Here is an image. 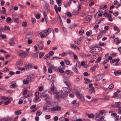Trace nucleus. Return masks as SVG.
Listing matches in <instances>:
<instances>
[{"label": "nucleus", "mask_w": 121, "mask_h": 121, "mask_svg": "<svg viewBox=\"0 0 121 121\" xmlns=\"http://www.w3.org/2000/svg\"><path fill=\"white\" fill-rule=\"evenodd\" d=\"M32 80L31 78L28 77L26 79H25L23 80V83L24 84H29V82H31Z\"/></svg>", "instance_id": "obj_1"}, {"label": "nucleus", "mask_w": 121, "mask_h": 121, "mask_svg": "<svg viewBox=\"0 0 121 121\" xmlns=\"http://www.w3.org/2000/svg\"><path fill=\"white\" fill-rule=\"evenodd\" d=\"M44 3L45 4L44 5V8L46 11L47 12L49 11L50 8L49 6V5L47 3L44 1Z\"/></svg>", "instance_id": "obj_2"}, {"label": "nucleus", "mask_w": 121, "mask_h": 121, "mask_svg": "<svg viewBox=\"0 0 121 121\" xmlns=\"http://www.w3.org/2000/svg\"><path fill=\"white\" fill-rule=\"evenodd\" d=\"M33 36V34L31 32H29L26 35V38L27 39L31 38Z\"/></svg>", "instance_id": "obj_3"}, {"label": "nucleus", "mask_w": 121, "mask_h": 121, "mask_svg": "<svg viewBox=\"0 0 121 121\" xmlns=\"http://www.w3.org/2000/svg\"><path fill=\"white\" fill-rule=\"evenodd\" d=\"M61 107H60L56 106L53 107V108H51L52 111H60L61 109Z\"/></svg>", "instance_id": "obj_4"}, {"label": "nucleus", "mask_w": 121, "mask_h": 121, "mask_svg": "<svg viewBox=\"0 0 121 121\" xmlns=\"http://www.w3.org/2000/svg\"><path fill=\"white\" fill-rule=\"evenodd\" d=\"M102 78L101 74H98L96 75L95 77V79L96 81H98L100 80Z\"/></svg>", "instance_id": "obj_5"}, {"label": "nucleus", "mask_w": 121, "mask_h": 121, "mask_svg": "<svg viewBox=\"0 0 121 121\" xmlns=\"http://www.w3.org/2000/svg\"><path fill=\"white\" fill-rule=\"evenodd\" d=\"M64 91L65 92L68 93H70L71 90H69V89L68 88L66 87H64L63 88Z\"/></svg>", "instance_id": "obj_6"}, {"label": "nucleus", "mask_w": 121, "mask_h": 121, "mask_svg": "<svg viewBox=\"0 0 121 121\" xmlns=\"http://www.w3.org/2000/svg\"><path fill=\"white\" fill-rule=\"evenodd\" d=\"M89 92L90 93H95V91L94 90V87H92L89 89Z\"/></svg>", "instance_id": "obj_7"}, {"label": "nucleus", "mask_w": 121, "mask_h": 121, "mask_svg": "<svg viewBox=\"0 0 121 121\" xmlns=\"http://www.w3.org/2000/svg\"><path fill=\"white\" fill-rule=\"evenodd\" d=\"M32 66L31 64L26 65H25V68L26 69H29L32 68Z\"/></svg>", "instance_id": "obj_8"}, {"label": "nucleus", "mask_w": 121, "mask_h": 121, "mask_svg": "<svg viewBox=\"0 0 121 121\" xmlns=\"http://www.w3.org/2000/svg\"><path fill=\"white\" fill-rule=\"evenodd\" d=\"M64 83L67 85L68 87L69 88L70 86V84L69 82L68 81H65Z\"/></svg>", "instance_id": "obj_9"}, {"label": "nucleus", "mask_w": 121, "mask_h": 121, "mask_svg": "<svg viewBox=\"0 0 121 121\" xmlns=\"http://www.w3.org/2000/svg\"><path fill=\"white\" fill-rule=\"evenodd\" d=\"M53 94H56V95H55V98L56 99L60 97V96L58 95V94L56 92H54L53 93Z\"/></svg>", "instance_id": "obj_10"}, {"label": "nucleus", "mask_w": 121, "mask_h": 121, "mask_svg": "<svg viewBox=\"0 0 121 121\" xmlns=\"http://www.w3.org/2000/svg\"><path fill=\"white\" fill-rule=\"evenodd\" d=\"M114 41L117 43L116 44H118L121 42L119 41L118 38H115L114 39Z\"/></svg>", "instance_id": "obj_11"}, {"label": "nucleus", "mask_w": 121, "mask_h": 121, "mask_svg": "<svg viewBox=\"0 0 121 121\" xmlns=\"http://www.w3.org/2000/svg\"><path fill=\"white\" fill-rule=\"evenodd\" d=\"M66 97V93H64L62 94L60 96V97H61L62 99L65 98Z\"/></svg>", "instance_id": "obj_12"}, {"label": "nucleus", "mask_w": 121, "mask_h": 121, "mask_svg": "<svg viewBox=\"0 0 121 121\" xmlns=\"http://www.w3.org/2000/svg\"><path fill=\"white\" fill-rule=\"evenodd\" d=\"M54 88L55 87L54 84L53 83H52L51 85V90L52 91H53L54 90Z\"/></svg>", "instance_id": "obj_13"}, {"label": "nucleus", "mask_w": 121, "mask_h": 121, "mask_svg": "<svg viewBox=\"0 0 121 121\" xmlns=\"http://www.w3.org/2000/svg\"><path fill=\"white\" fill-rule=\"evenodd\" d=\"M78 97L80 100L82 101H84V98L82 95H80Z\"/></svg>", "instance_id": "obj_14"}, {"label": "nucleus", "mask_w": 121, "mask_h": 121, "mask_svg": "<svg viewBox=\"0 0 121 121\" xmlns=\"http://www.w3.org/2000/svg\"><path fill=\"white\" fill-rule=\"evenodd\" d=\"M73 69L74 72L76 73H78V71L76 67L74 66L73 67Z\"/></svg>", "instance_id": "obj_15"}, {"label": "nucleus", "mask_w": 121, "mask_h": 121, "mask_svg": "<svg viewBox=\"0 0 121 121\" xmlns=\"http://www.w3.org/2000/svg\"><path fill=\"white\" fill-rule=\"evenodd\" d=\"M58 19L59 20V21L60 22V24L61 25H63L62 22L61 21V17L59 15V17H58Z\"/></svg>", "instance_id": "obj_16"}, {"label": "nucleus", "mask_w": 121, "mask_h": 121, "mask_svg": "<svg viewBox=\"0 0 121 121\" xmlns=\"http://www.w3.org/2000/svg\"><path fill=\"white\" fill-rule=\"evenodd\" d=\"M44 54V53L43 52H40L39 55V57L40 58H41L43 57Z\"/></svg>", "instance_id": "obj_17"}, {"label": "nucleus", "mask_w": 121, "mask_h": 121, "mask_svg": "<svg viewBox=\"0 0 121 121\" xmlns=\"http://www.w3.org/2000/svg\"><path fill=\"white\" fill-rule=\"evenodd\" d=\"M87 115H88V117L90 118H93L94 117V116L92 114H87Z\"/></svg>", "instance_id": "obj_18"}, {"label": "nucleus", "mask_w": 121, "mask_h": 121, "mask_svg": "<svg viewBox=\"0 0 121 121\" xmlns=\"http://www.w3.org/2000/svg\"><path fill=\"white\" fill-rule=\"evenodd\" d=\"M22 112L20 110H18V111H15V113L17 115H19L21 114Z\"/></svg>", "instance_id": "obj_19"}, {"label": "nucleus", "mask_w": 121, "mask_h": 121, "mask_svg": "<svg viewBox=\"0 0 121 121\" xmlns=\"http://www.w3.org/2000/svg\"><path fill=\"white\" fill-rule=\"evenodd\" d=\"M65 61L66 63V64L67 65H69L70 63V61L69 60H68L66 59H65L64 60Z\"/></svg>", "instance_id": "obj_20"}, {"label": "nucleus", "mask_w": 121, "mask_h": 121, "mask_svg": "<svg viewBox=\"0 0 121 121\" xmlns=\"http://www.w3.org/2000/svg\"><path fill=\"white\" fill-rule=\"evenodd\" d=\"M60 64L62 66L61 68H64L65 67V66H64V61H61L60 62Z\"/></svg>", "instance_id": "obj_21"}, {"label": "nucleus", "mask_w": 121, "mask_h": 121, "mask_svg": "<svg viewBox=\"0 0 121 121\" xmlns=\"http://www.w3.org/2000/svg\"><path fill=\"white\" fill-rule=\"evenodd\" d=\"M114 86L113 84H112L109 86L108 88L109 89H111L114 87Z\"/></svg>", "instance_id": "obj_22"}, {"label": "nucleus", "mask_w": 121, "mask_h": 121, "mask_svg": "<svg viewBox=\"0 0 121 121\" xmlns=\"http://www.w3.org/2000/svg\"><path fill=\"white\" fill-rule=\"evenodd\" d=\"M54 9L56 11V13H58V8L57 6L56 5H55L54 6Z\"/></svg>", "instance_id": "obj_23"}, {"label": "nucleus", "mask_w": 121, "mask_h": 121, "mask_svg": "<svg viewBox=\"0 0 121 121\" xmlns=\"http://www.w3.org/2000/svg\"><path fill=\"white\" fill-rule=\"evenodd\" d=\"M11 19L9 17H8L6 20V22H7L8 23L9 22L11 21Z\"/></svg>", "instance_id": "obj_24"}, {"label": "nucleus", "mask_w": 121, "mask_h": 121, "mask_svg": "<svg viewBox=\"0 0 121 121\" xmlns=\"http://www.w3.org/2000/svg\"><path fill=\"white\" fill-rule=\"evenodd\" d=\"M20 66V65L18 64L17 65V68L19 70H21V71L23 70V68L19 66Z\"/></svg>", "instance_id": "obj_25"}, {"label": "nucleus", "mask_w": 121, "mask_h": 121, "mask_svg": "<svg viewBox=\"0 0 121 121\" xmlns=\"http://www.w3.org/2000/svg\"><path fill=\"white\" fill-rule=\"evenodd\" d=\"M55 81V78L53 77H52L50 79L51 82H52V83Z\"/></svg>", "instance_id": "obj_26"}, {"label": "nucleus", "mask_w": 121, "mask_h": 121, "mask_svg": "<svg viewBox=\"0 0 121 121\" xmlns=\"http://www.w3.org/2000/svg\"><path fill=\"white\" fill-rule=\"evenodd\" d=\"M59 71V72L61 73H63L64 72V71L62 69H61L60 68V67H59L58 68V69Z\"/></svg>", "instance_id": "obj_27"}, {"label": "nucleus", "mask_w": 121, "mask_h": 121, "mask_svg": "<svg viewBox=\"0 0 121 121\" xmlns=\"http://www.w3.org/2000/svg\"><path fill=\"white\" fill-rule=\"evenodd\" d=\"M84 32V30H81L79 31V33L80 35H82Z\"/></svg>", "instance_id": "obj_28"}, {"label": "nucleus", "mask_w": 121, "mask_h": 121, "mask_svg": "<svg viewBox=\"0 0 121 121\" xmlns=\"http://www.w3.org/2000/svg\"><path fill=\"white\" fill-rule=\"evenodd\" d=\"M9 44L11 46H13L14 45V43L13 42H9Z\"/></svg>", "instance_id": "obj_29"}, {"label": "nucleus", "mask_w": 121, "mask_h": 121, "mask_svg": "<svg viewBox=\"0 0 121 121\" xmlns=\"http://www.w3.org/2000/svg\"><path fill=\"white\" fill-rule=\"evenodd\" d=\"M28 55L25 52H23V57H25L27 56Z\"/></svg>", "instance_id": "obj_30"}, {"label": "nucleus", "mask_w": 121, "mask_h": 121, "mask_svg": "<svg viewBox=\"0 0 121 121\" xmlns=\"http://www.w3.org/2000/svg\"><path fill=\"white\" fill-rule=\"evenodd\" d=\"M43 13L44 14L45 20H46V19L47 18V15L45 11H43Z\"/></svg>", "instance_id": "obj_31"}, {"label": "nucleus", "mask_w": 121, "mask_h": 121, "mask_svg": "<svg viewBox=\"0 0 121 121\" xmlns=\"http://www.w3.org/2000/svg\"><path fill=\"white\" fill-rule=\"evenodd\" d=\"M28 44H30L32 43V40L31 39H29L27 41Z\"/></svg>", "instance_id": "obj_32"}, {"label": "nucleus", "mask_w": 121, "mask_h": 121, "mask_svg": "<svg viewBox=\"0 0 121 121\" xmlns=\"http://www.w3.org/2000/svg\"><path fill=\"white\" fill-rule=\"evenodd\" d=\"M73 12L74 13L73 15H77L79 13L78 11L76 10H74L73 11Z\"/></svg>", "instance_id": "obj_33"}, {"label": "nucleus", "mask_w": 121, "mask_h": 121, "mask_svg": "<svg viewBox=\"0 0 121 121\" xmlns=\"http://www.w3.org/2000/svg\"><path fill=\"white\" fill-rule=\"evenodd\" d=\"M106 31L105 30H104L103 31H101L100 32V34L101 35L103 34H104L106 33Z\"/></svg>", "instance_id": "obj_34"}, {"label": "nucleus", "mask_w": 121, "mask_h": 121, "mask_svg": "<svg viewBox=\"0 0 121 121\" xmlns=\"http://www.w3.org/2000/svg\"><path fill=\"white\" fill-rule=\"evenodd\" d=\"M71 46L74 49H75L76 48L77 46L76 45L75 46V45L74 44H71Z\"/></svg>", "instance_id": "obj_35"}, {"label": "nucleus", "mask_w": 121, "mask_h": 121, "mask_svg": "<svg viewBox=\"0 0 121 121\" xmlns=\"http://www.w3.org/2000/svg\"><path fill=\"white\" fill-rule=\"evenodd\" d=\"M3 70L5 72H6L9 70V69L7 67H6L3 69Z\"/></svg>", "instance_id": "obj_36"}, {"label": "nucleus", "mask_w": 121, "mask_h": 121, "mask_svg": "<svg viewBox=\"0 0 121 121\" xmlns=\"http://www.w3.org/2000/svg\"><path fill=\"white\" fill-rule=\"evenodd\" d=\"M77 26V24H75L74 25H72L70 26V28H74L76 26Z\"/></svg>", "instance_id": "obj_37"}, {"label": "nucleus", "mask_w": 121, "mask_h": 121, "mask_svg": "<svg viewBox=\"0 0 121 121\" xmlns=\"http://www.w3.org/2000/svg\"><path fill=\"white\" fill-rule=\"evenodd\" d=\"M42 113L41 112H38L36 113L37 116H39L42 114Z\"/></svg>", "instance_id": "obj_38"}, {"label": "nucleus", "mask_w": 121, "mask_h": 121, "mask_svg": "<svg viewBox=\"0 0 121 121\" xmlns=\"http://www.w3.org/2000/svg\"><path fill=\"white\" fill-rule=\"evenodd\" d=\"M36 18L38 19H39L40 17V16L39 14H36L35 15Z\"/></svg>", "instance_id": "obj_39"}, {"label": "nucleus", "mask_w": 121, "mask_h": 121, "mask_svg": "<svg viewBox=\"0 0 121 121\" xmlns=\"http://www.w3.org/2000/svg\"><path fill=\"white\" fill-rule=\"evenodd\" d=\"M84 79L85 81H86L88 82H91V81L88 78H85Z\"/></svg>", "instance_id": "obj_40"}, {"label": "nucleus", "mask_w": 121, "mask_h": 121, "mask_svg": "<svg viewBox=\"0 0 121 121\" xmlns=\"http://www.w3.org/2000/svg\"><path fill=\"white\" fill-rule=\"evenodd\" d=\"M91 15H89L86 17V18L87 19H90L91 18Z\"/></svg>", "instance_id": "obj_41"}, {"label": "nucleus", "mask_w": 121, "mask_h": 121, "mask_svg": "<svg viewBox=\"0 0 121 121\" xmlns=\"http://www.w3.org/2000/svg\"><path fill=\"white\" fill-rule=\"evenodd\" d=\"M32 22L33 23H35V18H31Z\"/></svg>", "instance_id": "obj_42"}, {"label": "nucleus", "mask_w": 121, "mask_h": 121, "mask_svg": "<svg viewBox=\"0 0 121 121\" xmlns=\"http://www.w3.org/2000/svg\"><path fill=\"white\" fill-rule=\"evenodd\" d=\"M67 15L68 16H69L71 17L72 16L71 13L69 12H67Z\"/></svg>", "instance_id": "obj_43"}, {"label": "nucleus", "mask_w": 121, "mask_h": 121, "mask_svg": "<svg viewBox=\"0 0 121 121\" xmlns=\"http://www.w3.org/2000/svg\"><path fill=\"white\" fill-rule=\"evenodd\" d=\"M51 29L50 28H48L47 30V32L48 34H49L51 32Z\"/></svg>", "instance_id": "obj_44"}, {"label": "nucleus", "mask_w": 121, "mask_h": 121, "mask_svg": "<svg viewBox=\"0 0 121 121\" xmlns=\"http://www.w3.org/2000/svg\"><path fill=\"white\" fill-rule=\"evenodd\" d=\"M104 117L103 116H102L100 118L98 119V120L99 121L103 120L104 119Z\"/></svg>", "instance_id": "obj_45"}, {"label": "nucleus", "mask_w": 121, "mask_h": 121, "mask_svg": "<svg viewBox=\"0 0 121 121\" xmlns=\"http://www.w3.org/2000/svg\"><path fill=\"white\" fill-rule=\"evenodd\" d=\"M18 55L19 56H21L23 55V52H21L20 51H19L18 52Z\"/></svg>", "instance_id": "obj_46"}, {"label": "nucleus", "mask_w": 121, "mask_h": 121, "mask_svg": "<svg viewBox=\"0 0 121 121\" xmlns=\"http://www.w3.org/2000/svg\"><path fill=\"white\" fill-rule=\"evenodd\" d=\"M28 90H26L23 91V95H26L27 93Z\"/></svg>", "instance_id": "obj_47"}, {"label": "nucleus", "mask_w": 121, "mask_h": 121, "mask_svg": "<svg viewBox=\"0 0 121 121\" xmlns=\"http://www.w3.org/2000/svg\"><path fill=\"white\" fill-rule=\"evenodd\" d=\"M54 54L53 52L52 51H51L49 52V55H50V56L51 55L52 56Z\"/></svg>", "instance_id": "obj_48"}, {"label": "nucleus", "mask_w": 121, "mask_h": 121, "mask_svg": "<svg viewBox=\"0 0 121 121\" xmlns=\"http://www.w3.org/2000/svg\"><path fill=\"white\" fill-rule=\"evenodd\" d=\"M58 117L57 116H55L54 118V120L55 121H57L58 120Z\"/></svg>", "instance_id": "obj_49"}, {"label": "nucleus", "mask_w": 121, "mask_h": 121, "mask_svg": "<svg viewBox=\"0 0 121 121\" xmlns=\"http://www.w3.org/2000/svg\"><path fill=\"white\" fill-rule=\"evenodd\" d=\"M13 20L15 22L18 23V19L17 18H16Z\"/></svg>", "instance_id": "obj_50"}, {"label": "nucleus", "mask_w": 121, "mask_h": 121, "mask_svg": "<svg viewBox=\"0 0 121 121\" xmlns=\"http://www.w3.org/2000/svg\"><path fill=\"white\" fill-rule=\"evenodd\" d=\"M98 27L99 25H96L93 28V29L94 30H95L96 29H97L98 28Z\"/></svg>", "instance_id": "obj_51"}, {"label": "nucleus", "mask_w": 121, "mask_h": 121, "mask_svg": "<svg viewBox=\"0 0 121 121\" xmlns=\"http://www.w3.org/2000/svg\"><path fill=\"white\" fill-rule=\"evenodd\" d=\"M39 92L38 91H37L36 92L35 94V96L37 97L39 95Z\"/></svg>", "instance_id": "obj_52"}, {"label": "nucleus", "mask_w": 121, "mask_h": 121, "mask_svg": "<svg viewBox=\"0 0 121 121\" xmlns=\"http://www.w3.org/2000/svg\"><path fill=\"white\" fill-rule=\"evenodd\" d=\"M81 56L83 58H85L86 56V55L84 53H82L81 54Z\"/></svg>", "instance_id": "obj_53"}, {"label": "nucleus", "mask_w": 121, "mask_h": 121, "mask_svg": "<svg viewBox=\"0 0 121 121\" xmlns=\"http://www.w3.org/2000/svg\"><path fill=\"white\" fill-rule=\"evenodd\" d=\"M4 28L5 30H10V28L9 27L7 26H5Z\"/></svg>", "instance_id": "obj_54"}, {"label": "nucleus", "mask_w": 121, "mask_h": 121, "mask_svg": "<svg viewBox=\"0 0 121 121\" xmlns=\"http://www.w3.org/2000/svg\"><path fill=\"white\" fill-rule=\"evenodd\" d=\"M27 24L26 22H23V26L26 27L27 26Z\"/></svg>", "instance_id": "obj_55"}, {"label": "nucleus", "mask_w": 121, "mask_h": 121, "mask_svg": "<svg viewBox=\"0 0 121 121\" xmlns=\"http://www.w3.org/2000/svg\"><path fill=\"white\" fill-rule=\"evenodd\" d=\"M105 112V111L104 110L100 111L99 112V113L101 115H102Z\"/></svg>", "instance_id": "obj_56"}, {"label": "nucleus", "mask_w": 121, "mask_h": 121, "mask_svg": "<svg viewBox=\"0 0 121 121\" xmlns=\"http://www.w3.org/2000/svg\"><path fill=\"white\" fill-rule=\"evenodd\" d=\"M50 56V55L49 54H47L44 57V58L45 59H46L48 57H49Z\"/></svg>", "instance_id": "obj_57"}, {"label": "nucleus", "mask_w": 121, "mask_h": 121, "mask_svg": "<svg viewBox=\"0 0 121 121\" xmlns=\"http://www.w3.org/2000/svg\"><path fill=\"white\" fill-rule=\"evenodd\" d=\"M118 112L120 114H121V107L118 108Z\"/></svg>", "instance_id": "obj_58"}, {"label": "nucleus", "mask_w": 121, "mask_h": 121, "mask_svg": "<svg viewBox=\"0 0 121 121\" xmlns=\"http://www.w3.org/2000/svg\"><path fill=\"white\" fill-rule=\"evenodd\" d=\"M96 50L95 49H91L90 51V52L91 53H92L96 51Z\"/></svg>", "instance_id": "obj_59"}, {"label": "nucleus", "mask_w": 121, "mask_h": 121, "mask_svg": "<svg viewBox=\"0 0 121 121\" xmlns=\"http://www.w3.org/2000/svg\"><path fill=\"white\" fill-rule=\"evenodd\" d=\"M109 61V60L108 59H107L106 60H104L103 62V64H106L107 62Z\"/></svg>", "instance_id": "obj_60"}, {"label": "nucleus", "mask_w": 121, "mask_h": 121, "mask_svg": "<svg viewBox=\"0 0 121 121\" xmlns=\"http://www.w3.org/2000/svg\"><path fill=\"white\" fill-rule=\"evenodd\" d=\"M9 74L12 75H14L15 74V73L13 71H10L9 72Z\"/></svg>", "instance_id": "obj_61"}, {"label": "nucleus", "mask_w": 121, "mask_h": 121, "mask_svg": "<svg viewBox=\"0 0 121 121\" xmlns=\"http://www.w3.org/2000/svg\"><path fill=\"white\" fill-rule=\"evenodd\" d=\"M43 88L42 87H40L39 89V91H41L43 90Z\"/></svg>", "instance_id": "obj_62"}, {"label": "nucleus", "mask_w": 121, "mask_h": 121, "mask_svg": "<svg viewBox=\"0 0 121 121\" xmlns=\"http://www.w3.org/2000/svg\"><path fill=\"white\" fill-rule=\"evenodd\" d=\"M45 117L46 119H48L50 118V116L49 115H48L46 116Z\"/></svg>", "instance_id": "obj_63"}, {"label": "nucleus", "mask_w": 121, "mask_h": 121, "mask_svg": "<svg viewBox=\"0 0 121 121\" xmlns=\"http://www.w3.org/2000/svg\"><path fill=\"white\" fill-rule=\"evenodd\" d=\"M106 17L108 18H110L111 17V16L110 14L108 13L106 15Z\"/></svg>", "instance_id": "obj_64"}]
</instances>
